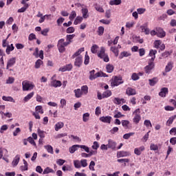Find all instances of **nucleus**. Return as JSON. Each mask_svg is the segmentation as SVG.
<instances>
[{
    "mask_svg": "<svg viewBox=\"0 0 176 176\" xmlns=\"http://www.w3.org/2000/svg\"><path fill=\"white\" fill-rule=\"evenodd\" d=\"M64 127V122H59L55 124V131H58L60 129H63Z\"/></svg>",
    "mask_w": 176,
    "mask_h": 176,
    "instance_id": "7c9ffc66",
    "label": "nucleus"
},
{
    "mask_svg": "<svg viewBox=\"0 0 176 176\" xmlns=\"http://www.w3.org/2000/svg\"><path fill=\"white\" fill-rule=\"evenodd\" d=\"M95 9L96 10H97L98 12H100V13H104V8H102V7L97 4L95 6Z\"/></svg>",
    "mask_w": 176,
    "mask_h": 176,
    "instance_id": "69168bd1",
    "label": "nucleus"
},
{
    "mask_svg": "<svg viewBox=\"0 0 176 176\" xmlns=\"http://www.w3.org/2000/svg\"><path fill=\"white\" fill-rule=\"evenodd\" d=\"M80 164L82 167H87V160H81L80 161Z\"/></svg>",
    "mask_w": 176,
    "mask_h": 176,
    "instance_id": "774afa93",
    "label": "nucleus"
},
{
    "mask_svg": "<svg viewBox=\"0 0 176 176\" xmlns=\"http://www.w3.org/2000/svg\"><path fill=\"white\" fill-rule=\"evenodd\" d=\"M27 139H28V142H30L31 145H33V146L37 148L36 143L35 142V140H34V138L29 137Z\"/></svg>",
    "mask_w": 176,
    "mask_h": 176,
    "instance_id": "8fccbe9b",
    "label": "nucleus"
},
{
    "mask_svg": "<svg viewBox=\"0 0 176 176\" xmlns=\"http://www.w3.org/2000/svg\"><path fill=\"white\" fill-rule=\"evenodd\" d=\"M91 53H93V54H96V53L98 52V45L96 44L92 45V47H91Z\"/></svg>",
    "mask_w": 176,
    "mask_h": 176,
    "instance_id": "79ce46f5",
    "label": "nucleus"
},
{
    "mask_svg": "<svg viewBox=\"0 0 176 176\" xmlns=\"http://www.w3.org/2000/svg\"><path fill=\"white\" fill-rule=\"evenodd\" d=\"M62 83L61 81L57 80H53L51 82V86L52 87H60Z\"/></svg>",
    "mask_w": 176,
    "mask_h": 176,
    "instance_id": "4be33fe9",
    "label": "nucleus"
},
{
    "mask_svg": "<svg viewBox=\"0 0 176 176\" xmlns=\"http://www.w3.org/2000/svg\"><path fill=\"white\" fill-rule=\"evenodd\" d=\"M80 90H81V92L82 93V94L86 96L87 94V93H89V87H87V85H83L81 87Z\"/></svg>",
    "mask_w": 176,
    "mask_h": 176,
    "instance_id": "473e14b6",
    "label": "nucleus"
},
{
    "mask_svg": "<svg viewBox=\"0 0 176 176\" xmlns=\"http://www.w3.org/2000/svg\"><path fill=\"white\" fill-rule=\"evenodd\" d=\"M82 64H83V58L82 57V56H80L76 58L74 61L75 67H78V68H80V67H82Z\"/></svg>",
    "mask_w": 176,
    "mask_h": 176,
    "instance_id": "1a4fd4ad",
    "label": "nucleus"
},
{
    "mask_svg": "<svg viewBox=\"0 0 176 176\" xmlns=\"http://www.w3.org/2000/svg\"><path fill=\"white\" fill-rule=\"evenodd\" d=\"M124 82V81H122V77L115 76L114 80L111 82V87H116V86H119V85H122Z\"/></svg>",
    "mask_w": 176,
    "mask_h": 176,
    "instance_id": "20e7f679",
    "label": "nucleus"
},
{
    "mask_svg": "<svg viewBox=\"0 0 176 176\" xmlns=\"http://www.w3.org/2000/svg\"><path fill=\"white\" fill-rule=\"evenodd\" d=\"M140 120H141V115L138 113L135 114V116L133 118V123H135V124H138Z\"/></svg>",
    "mask_w": 176,
    "mask_h": 176,
    "instance_id": "5701e85b",
    "label": "nucleus"
},
{
    "mask_svg": "<svg viewBox=\"0 0 176 176\" xmlns=\"http://www.w3.org/2000/svg\"><path fill=\"white\" fill-rule=\"evenodd\" d=\"M73 68L72 64H67L62 67H60L58 71L60 72H65L67 71H71Z\"/></svg>",
    "mask_w": 176,
    "mask_h": 176,
    "instance_id": "ddd939ff",
    "label": "nucleus"
},
{
    "mask_svg": "<svg viewBox=\"0 0 176 176\" xmlns=\"http://www.w3.org/2000/svg\"><path fill=\"white\" fill-rule=\"evenodd\" d=\"M34 92H31L28 94L23 99L25 102H28V101H30L33 97H34Z\"/></svg>",
    "mask_w": 176,
    "mask_h": 176,
    "instance_id": "2f4dec72",
    "label": "nucleus"
},
{
    "mask_svg": "<svg viewBox=\"0 0 176 176\" xmlns=\"http://www.w3.org/2000/svg\"><path fill=\"white\" fill-rule=\"evenodd\" d=\"M75 17H76V12L75 11H72L69 16V20H71V21H72V20H74V19H75Z\"/></svg>",
    "mask_w": 176,
    "mask_h": 176,
    "instance_id": "e2e57ef3",
    "label": "nucleus"
},
{
    "mask_svg": "<svg viewBox=\"0 0 176 176\" xmlns=\"http://www.w3.org/2000/svg\"><path fill=\"white\" fill-rule=\"evenodd\" d=\"M149 85L150 86H155V85H156V83H157V82L159 81V80L157 79V78H153V79H149Z\"/></svg>",
    "mask_w": 176,
    "mask_h": 176,
    "instance_id": "4c0bfd02",
    "label": "nucleus"
},
{
    "mask_svg": "<svg viewBox=\"0 0 176 176\" xmlns=\"http://www.w3.org/2000/svg\"><path fill=\"white\" fill-rule=\"evenodd\" d=\"M104 31H105V29L104 28V27L102 26H100L98 28V35H99V36H102V35H104Z\"/></svg>",
    "mask_w": 176,
    "mask_h": 176,
    "instance_id": "c9c22d12",
    "label": "nucleus"
},
{
    "mask_svg": "<svg viewBox=\"0 0 176 176\" xmlns=\"http://www.w3.org/2000/svg\"><path fill=\"white\" fill-rule=\"evenodd\" d=\"M14 64H16V58H10L7 63L6 69H8V68H10V67H13Z\"/></svg>",
    "mask_w": 176,
    "mask_h": 176,
    "instance_id": "aec40b11",
    "label": "nucleus"
},
{
    "mask_svg": "<svg viewBox=\"0 0 176 176\" xmlns=\"http://www.w3.org/2000/svg\"><path fill=\"white\" fill-rule=\"evenodd\" d=\"M50 173H52V174H54V170L47 167L44 169L43 174H50Z\"/></svg>",
    "mask_w": 176,
    "mask_h": 176,
    "instance_id": "ea45409f",
    "label": "nucleus"
},
{
    "mask_svg": "<svg viewBox=\"0 0 176 176\" xmlns=\"http://www.w3.org/2000/svg\"><path fill=\"white\" fill-rule=\"evenodd\" d=\"M89 63H90V56H89V54H87V52H86L84 64L85 65H89Z\"/></svg>",
    "mask_w": 176,
    "mask_h": 176,
    "instance_id": "c03bdc74",
    "label": "nucleus"
},
{
    "mask_svg": "<svg viewBox=\"0 0 176 176\" xmlns=\"http://www.w3.org/2000/svg\"><path fill=\"white\" fill-rule=\"evenodd\" d=\"M14 50V45L13 44L7 45V48L6 49V54H10L11 52Z\"/></svg>",
    "mask_w": 176,
    "mask_h": 176,
    "instance_id": "393cba45",
    "label": "nucleus"
},
{
    "mask_svg": "<svg viewBox=\"0 0 176 176\" xmlns=\"http://www.w3.org/2000/svg\"><path fill=\"white\" fill-rule=\"evenodd\" d=\"M67 34H74L75 32V28L71 26L66 30Z\"/></svg>",
    "mask_w": 176,
    "mask_h": 176,
    "instance_id": "052dcab7",
    "label": "nucleus"
},
{
    "mask_svg": "<svg viewBox=\"0 0 176 176\" xmlns=\"http://www.w3.org/2000/svg\"><path fill=\"white\" fill-rule=\"evenodd\" d=\"M37 133L39 137H41V138H45V131L41 130V129L38 128L37 129Z\"/></svg>",
    "mask_w": 176,
    "mask_h": 176,
    "instance_id": "bf43d9fd",
    "label": "nucleus"
},
{
    "mask_svg": "<svg viewBox=\"0 0 176 176\" xmlns=\"http://www.w3.org/2000/svg\"><path fill=\"white\" fill-rule=\"evenodd\" d=\"M44 148L47 151L48 153H51L52 155L54 153V152L53 151V146L50 145H47V146H45Z\"/></svg>",
    "mask_w": 176,
    "mask_h": 176,
    "instance_id": "37998d69",
    "label": "nucleus"
},
{
    "mask_svg": "<svg viewBox=\"0 0 176 176\" xmlns=\"http://www.w3.org/2000/svg\"><path fill=\"white\" fill-rule=\"evenodd\" d=\"M110 50L115 54L116 57L119 56V50H118V47H111Z\"/></svg>",
    "mask_w": 176,
    "mask_h": 176,
    "instance_id": "e433bc0d",
    "label": "nucleus"
},
{
    "mask_svg": "<svg viewBox=\"0 0 176 176\" xmlns=\"http://www.w3.org/2000/svg\"><path fill=\"white\" fill-rule=\"evenodd\" d=\"M96 166V162L94 161H91L89 168L91 170V171H96V169L94 168V166Z\"/></svg>",
    "mask_w": 176,
    "mask_h": 176,
    "instance_id": "4d7b16f0",
    "label": "nucleus"
},
{
    "mask_svg": "<svg viewBox=\"0 0 176 176\" xmlns=\"http://www.w3.org/2000/svg\"><path fill=\"white\" fill-rule=\"evenodd\" d=\"M122 126L125 129V130H131L133 129V126H131V124H130V121L127 120H123L121 121Z\"/></svg>",
    "mask_w": 176,
    "mask_h": 176,
    "instance_id": "423d86ee",
    "label": "nucleus"
},
{
    "mask_svg": "<svg viewBox=\"0 0 176 176\" xmlns=\"http://www.w3.org/2000/svg\"><path fill=\"white\" fill-rule=\"evenodd\" d=\"M89 80H94V79H97V78H100V74L99 72L96 73V70H92L89 72Z\"/></svg>",
    "mask_w": 176,
    "mask_h": 176,
    "instance_id": "4468645a",
    "label": "nucleus"
},
{
    "mask_svg": "<svg viewBox=\"0 0 176 176\" xmlns=\"http://www.w3.org/2000/svg\"><path fill=\"white\" fill-rule=\"evenodd\" d=\"M155 68V62H152L151 60L148 61V65L144 67V72L146 74H151L152 72V69Z\"/></svg>",
    "mask_w": 176,
    "mask_h": 176,
    "instance_id": "39448f33",
    "label": "nucleus"
},
{
    "mask_svg": "<svg viewBox=\"0 0 176 176\" xmlns=\"http://www.w3.org/2000/svg\"><path fill=\"white\" fill-rule=\"evenodd\" d=\"M74 36H76L75 34H67L66 36V42L70 45L72 43V39H74Z\"/></svg>",
    "mask_w": 176,
    "mask_h": 176,
    "instance_id": "c756f323",
    "label": "nucleus"
},
{
    "mask_svg": "<svg viewBox=\"0 0 176 176\" xmlns=\"http://www.w3.org/2000/svg\"><path fill=\"white\" fill-rule=\"evenodd\" d=\"M118 163H124V166H126V163H129L130 162L129 159L123 158V159H118L117 160Z\"/></svg>",
    "mask_w": 176,
    "mask_h": 176,
    "instance_id": "3c124183",
    "label": "nucleus"
},
{
    "mask_svg": "<svg viewBox=\"0 0 176 176\" xmlns=\"http://www.w3.org/2000/svg\"><path fill=\"white\" fill-rule=\"evenodd\" d=\"M126 94L127 96H135V94H137V91L134 88L128 87L126 89Z\"/></svg>",
    "mask_w": 176,
    "mask_h": 176,
    "instance_id": "f3484780",
    "label": "nucleus"
},
{
    "mask_svg": "<svg viewBox=\"0 0 176 176\" xmlns=\"http://www.w3.org/2000/svg\"><path fill=\"white\" fill-rule=\"evenodd\" d=\"M36 112H37V113H43V109L42 107V106H36Z\"/></svg>",
    "mask_w": 176,
    "mask_h": 176,
    "instance_id": "680f3d73",
    "label": "nucleus"
},
{
    "mask_svg": "<svg viewBox=\"0 0 176 176\" xmlns=\"http://www.w3.org/2000/svg\"><path fill=\"white\" fill-rule=\"evenodd\" d=\"M20 157H21L20 155H16L14 157V158L13 159V161L12 162L13 167H16V166H17V164H19V163L20 162Z\"/></svg>",
    "mask_w": 176,
    "mask_h": 176,
    "instance_id": "412c9836",
    "label": "nucleus"
},
{
    "mask_svg": "<svg viewBox=\"0 0 176 176\" xmlns=\"http://www.w3.org/2000/svg\"><path fill=\"white\" fill-rule=\"evenodd\" d=\"M109 3L111 5V6H113V5H120V3H122V0H111Z\"/></svg>",
    "mask_w": 176,
    "mask_h": 176,
    "instance_id": "f704fd0d",
    "label": "nucleus"
},
{
    "mask_svg": "<svg viewBox=\"0 0 176 176\" xmlns=\"http://www.w3.org/2000/svg\"><path fill=\"white\" fill-rule=\"evenodd\" d=\"M111 96H112V91H111V90H107L103 92L104 98H108V97H111Z\"/></svg>",
    "mask_w": 176,
    "mask_h": 176,
    "instance_id": "a19ab883",
    "label": "nucleus"
},
{
    "mask_svg": "<svg viewBox=\"0 0 176 176\" xmlns=\"http://www.w3.org/2000/svg\"><path fill=\"white\" fill-rule=\"evenodd\" d=\"M98 57L102 58L104 63H108L109 61V56L108 54H105V47H101L99 53L98 54Z\"/></svg>",
    "mask_w": 176,
    "mask_h": 176,
    "instance_id": "f03ea898",
    "label": "nucleus"
},
{
    "mask_svg": "<svg viewBox=\"0 0 176 176\" xmlns=\"http://www.w3.org/2000/svg\"><path fill=\"white\" fill-rule=\"evenodd\" d=\"M2 100H3V101H9L10 102H14V99H13L11 96H3Z\"/></svg>",
    "mask_w": 176,
    "mask_h": 176,
    "instance_id": "49530a36",
    "label": "nucleus"
},
{
    "mask_svg": "<svg viewBox=\"0 0 176 176\" xmlns=\"http://www.w3.org/2000/svg\"><path fill=\"white\" fill-rule=\"evenodd\" d=\"M74 93L76 98H80V97L83 96V94L80 89H74Z\"/></svg>",
    "mask_w": 176,
    "mask_h": 176,
    "instance_id": "b1692460",
    "label": "nucleus"
},
{
    "mask_svg": "<svg viewBox=\"0 0 176 176\" xmlns=\"http://www.w3.org/2000/svg\"><path fill=\"white\" fill-rule=\"evenodd\" d=\"M82 52H85V47L80 48L78 50L77 52H76L72 56V59L74 60V58H76L77 57L80 56V54L82 53Z\"/></svg>",
    "mask_w": 176,
    "mask_h": 176,
    "instance_id": "a211bd4d",
    "label": "nucleus"
},
{
    "mask_svg": "<svg viewBox=\"0 0 176 176\" xmlns=\"http://www.w3.org/2000/svg\"><path fill=\"white\" fill-rule=\"evenodd\" d=\"M141 32H144L145 35H149L151 30L148 28V23H146L140 26Z\"/></svg>",
    "mask_w": 176,
    "mask_h": 176,
    "instance_id": "6e6552de",
    "label": "nucleus"
},
{
    "mask_svg": "<svg viewBox=\"0 0 176 176\" xmlns=\"http://www.w3.org/2000/svg\"><path fill=\"white\" fill-rule=\"evenodd\" d=\"M42 64H43V61H42V60L38 59L36 60V62L35 63V68L38 69V68H41V65H42Z\"/></svg>",
    "mask_w": 176,
    "mask_h": 176,
    "instance_id": "603ef678",
    "label": "nucleus"
},
{
    "mask_svg": "<svg viewBox=\"0 0 176 176\" xmlns=\"http://www.w3.org/2000/svg\"><path fill=\"white\" fill-rule=\"evenodd\" d=\"M130 56H131V54L129 53L128 52L124 51L120 53L118 58L120 60H122V58H123L124 57H130Z\"/></svg>",
    "mask_w": 176,
    "mask_h": 176,
    "instance_id": "bb28decb",
    "label": "nucleus"
},
{
    "mask_svg": "<svg viewBox=\"0 0 176 176\" xmlns=\"http://www.w3.org/2000/svg\"><path fill=\"white\" fill-rule=\"evenodd\" d=\"M144 126H146V127H152V123L149 120H145L144 122Z\"/></svg>",
    "mask_w": 176,
    "mask_h": 176,
    "instance_id": "338daca9",
    "label": "nucleus"
},
{
    "mask_svg": "<svg viewBox=\"0 0 176 176\" xmlns=\"http://www.w3.org/2000/svg\"><path fill=\"white\" fill-rule=\"evenodd\" d=\"M176 118V115L170 117L169 119L166 122L167 126H170V124H173V122H174V120Z\"/></svg>",
    "mask_w": 176,
    "mask_h": 176,
    "instance_id": "a18cd8bd",
    "label": "nucleus"
},
{
    "mask_svg": "<svg viewBox=\"0 0 176 176\" xmlns=\"http://www.w3.org/2000/svg\"><path fill=\"white\" fill-rule=\"evenodd\" d=\"M22 87L23 91H28V90H32L35 87V85L28 80H24L22 82Z\"/></svg>",
    "mask_w": 176,
    "mask_h": 176,
    "instance_id": "7ed1b4c3",
    "label": "nucleus"
},
{
    "mask_svg": "<svg viewBox=\"0 0 176 176\" xmlns=\"http://www.w3.org/2000/svg\"><path fill=\"white\" fill-rule=\"evenodd\" d=\"M161 45H162V41L160 40H156L154 42V47H155V49H159Z\"/></svg>",
    "mask_w": 176,
    "mask_h": 176,
    "instance_id": "6e6d98bb",
    "label": "nucleus"
},
{
    "mask_svg": "<svg viewBox=\"0 0 176 176\" xmlns=\"http://www.w3.org/2000/svg\"><path fill=\"white\" fill-rule=\"evenodd\" d=\"M107 146H108L109 149H112V151H116V142H115L111 139L109 140Z\"/></svg>",
    "mask_w": 176,
    "mask_h": 176,
    "instance_id": "f8f14e48",
    "label": "nucleus"
},
{
    "mask_svg": "<svg viewBox=\"0 0 176 176\" xmlns=\"http://www.w3.org/2000/svg\"><path fill=\"white\" fill-rule=\"evenodd\" d=\"M127 156H131L130 151H120L117 152V157H127Z\"/></svg>",
    "mask_w": 176,
    "mask_h": 176,
    "instance_id": "0eeeda50",
    "label": "nucleus"
},
{
    "mask_svg": "<svg viewBox=\"0 0 176 176\" xmlns=\"http://www.w3.org/2000/svg\"><path fill=\"white\" fill-rule=\"evenodd\" d=\"M89 116H90V114L89 113H84L82 116L83 122H87V120H89Z\"/></svg>",
    "mask_w": 176,
    "mask_h": 176,
    "instance_id": "0e129e2a",
    "label": "nucleus"
},
{
    "mask_svg": "<svg viewBox=\"0 0 176 176\" xmlns=\"http://www.w3.org/2000/svg\"><path fill=\"white\" fill-rule=\"evenodd\" d=\"M156 31H157V36L158 38H164L166 36V32L162 28H156Z\"/></svg>",
    "mask_w": 176,
    "mask_h": 176,
    "instance_id": "9b49d317",
    "label": "nucleus"
},
{
    "mask_svg": "<svg viewBox=\"0 0 176 176\" xmlns=\"http://www.w3.org/2000/svg\"><path fill=\"white\" fill-rule=\"evenodd\" d=\"M83 19L89 17V10L87 8H82L81 10Z\"/></svg>",
    "mask_w": 176,
    "mask_h": 176,
    "instance_id": "cd10ccee",
    "label": "nucleus"
},
{
    "mask_svg": "<svg viewBox=\"0 0 176 176\" xmlns=\"http://www.w3.org/2000/svg\"><path fill=\"white\" fill-rule=\"evenodd\" d=\"M106 69L108 74H112V72H113V69H115V67H113V65L108 64L106 66Z\"/></svg>",
    "mask_w": 176,
    "mask_h": 176,
    "instance_id": "c85d7f7f",
    "label": "nucleus"
},
{
    "mask_svg": "<svg viewBox=\"0 0 176 176\" xmlns=\"http://www.w3.org/2000/svg\"><path fill=\"white\" fill-rule=\"evenodd\" d=\"M173 63L169 62L165 67V72H170V71H171V69H173Z\"/></svg>",
    "mask_w": 176,
    "mask_h": 176,
    "instance_id": "58836bf2",
    "label": "nucleus"
},
{
    "mask_svg": "<svg viewBox=\"0 0 176 176\" xmlns=\"http://www.w3.org/2000/svg\"><path fill=\"white\" fill-rule=\"evenodd\" d=\"M150 149L151 151H159V146H157V144L152 143L150 145Z\"/></svg>",
    "mask_w": 176,
    "mask_h": 176,
    "instance_id": "5fc2aeb1",
    "label": "nucleus"
},
{
    "mask_svg": "<svg viewBox=\"0 0 176 176\" xmlns=\"http://www.w3.org/2000/svg\"><path fill=\"white\" fill-rule=\"evenodd\" d=\"M144 151H145V146H141L140 147H138L134 149V153L135 155H137V156H140Z\"/></svg>",
    "mask_w": 176,
    "mask_h": 176,
    "instance_id": "dca6fc26",
    "label": "nucleus"
},
{
    "mask_svg": "<svg viewBox=\"0 0 176 176\" xmlns=\"http://www.w3.org/2000/svg\"><path fill=\"white\" fill-rule=\"evenodd\" d=\"M69 43L65 42V39L61 38L58 41L57 47L59 53H64L65 52L66 46H68Z\"/></svg>",
    "mask_w": 176,
    "mask_h": 176,
    "instance_id": "f257e3e1",
    "label": "nucleus"
},
{
    "mask_svg": "<svg viewBox=\"0 0 176 176\" xmlns=\"http://www.w3.org/2000/svg\"><path fill=\"white\" fill-rule=\"evenodd\" d=\"M167 94H168V88L167 87L162 88L159 93L160 97H166Z\"/></svg>",
    "mask_w": 176,
    "mask_h": 176,
    "instance_id": "6ab92c4d",
    "label": "nucleus"
},
{
    "mask_svg": "<svg viewBox=\"0 0 176 176\" xmlns=\"http://www.w3.org/2000/svg\"><path fill=\"white\" fill-rule=\"evenodd\" d=\"M82 21H83V17L78 16L74 20V25H78V24H80V23H82Z\"/></svg>",
    "mask_w": 176,
    "mask_h": 176,
    "instance_id": "72a5a7b5",
    "label": "nucleus"
},
{
    "mask_svg": "<svg viewBox=\"0 0 176 176\" xmlns=\"http://www.w3.org/2000/svg\"><path fill=\"white\" fill-rule=\"evenodd\" d=\"M78 148H79V144H74L69 148V152L70 153H75L78 151Z\"/></svg>",
    "mask_w": 176,
    "mask_h": 176,
    "instance_id": "a878e982",
    "label": "nucleus"
},
{
    "mask_svg": "<svg viewBox=\"0 0 176 176\" xmlns=\"http://www.w3.org/2000/svg\"><path fill=\"white\" fill-rule=\"evenodd\" d=\"M134 134H135V133H134V132H130L129 133H125L123 135V138H124V140H129V138H130V137H133V135H134Z\"/></svg>",
    "mask_w": 176,
    "mask_h": 176,
    "instance_id": "de8ad7c7",
    "label": "nucleus"
},
{
    "mask_svg": "<svg viewBox=\"0 0 176 176\" xmlns=\"http://www.w3.org/2000/svg\"><path fill=\"white\" fill-rule=\"evenodd\" d=\"M30 6L28 4H25L23 7L18 10V13H24L28 9Z\"/></svg>",
    "mask_w": 176,
    "mask_h": 176,
    "instance_id": "09e8293b",
    "label": "nucleus"
},
{
    "mask_svg": "<svg viewBox=\"0 0 176 176\" xmlns=\"http://www.w3.org/2000/svg\"><path fill=\"white\" fill-rule=\"evenodd\" d=\"M79 148H80L81 149H83L85 152H87V153H89V152H90V148H89V146L86 145L79 144Z\"/></svg>",
    "mask_w": 176,
    "mask_h": 176,
    "instance_id": "864d4df0",
    "label": "nucleus"
},
{
    "mask_svg": "<svg viewBox=\"0 0 176 176\" xmlns=\"http://www.w3.org/2000/svg\"><path fill=\"white\" fill-rule=\"evenodd\" d=\"M74 167L76 168H80L82 167L80 161H79V160H74Z\"/></svg>",
    "mask_w": 176,
    "mask_h": 176,
    "instance_id": "13d9d810",
    "label": "nucleus"
},
{
    "mask_svg": "<svg viewBox=\"0 0 176 176\" xmlns=\"http://www.w3.org/2000/svg\"><path fill=\"white\" fill-rule=\"evenodd\" d=\"M99 120H100V122H102V123H108L109 124H111V121L112 120V117H111L109 116H102L99 118Z\"/></svg>",
    "mask_w": 176,
    "mask_h": 176,
    "instance_id": "9d476101",
    "label": "nucleus"
},
{
    "mask_svg": "<svg viewBox=\"0 0 176 176\" xmlns=\"http://www.w3.org/2000/svg\"><path fill=\"white\" fill-rule=\"evenodd\" d=\"M157 54V51L156 50H151L149 52V56L151 58L148 59V61H151L154 63L155 59L156 58V54Z\"/></svg>",
    "mask_w": 176,
    "mask_h": 176,
    "instance_id": "2eb2a0df",
    "label": "nucleus"
}]
</instances>
